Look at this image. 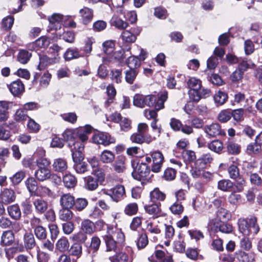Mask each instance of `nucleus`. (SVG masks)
Returning <instances> with one entry per match:
<instances>
[{"instance_id": "f257e3e1", "label": "nucleus", "mask_w": 262, "mask_h": 262, "mask_svg": "<svg viewBox=\"0 0 262 262\" xmlns=\"http://www.w3.org/2000/svg\"><path fill=\"white\" fill-rule=\"evenodd\" d=\"M237 225L239 231L247 236H255L260 230L258 217L254 214L246 217L239 218L237 221Z\"/></svg>"}, {"instance_id": "f03ea898", "label": "nucleus", "mask_w": 262, "mask_h": 262, "mask_svg": "<svg viewBox=\"0 0 262 262\" xmlns=\"http://www.w3.org/2000/svg\"><path fill=\"white\" fill-rule=\"evenodd\" d=\"M131 165L133 168L132 176L135 180L141 181L142 184L149 182L151 169L147 162L140 160H133Z\"/></svg>"}, {"instance_id": "7ed1b4c3", "label": "nucleus", "mask_w": 262, "mask_h": 262, "mask_svg": "<svg viewBox=\"0 0 262 262\" xmlns=\"http://www.w3.org/2000/svg\"><path fill=\"white\" fill-rule=\"evenodd\" d=\"M23 242L17 241L15 249L18 252H30L37 245L34 235L31 231L25 230L23 236Z\"/></svg>"}, {"instance_id": "20e7f679", "label": "nucleus", "mask_w": 262, "mask_h": 262, "mask_svg": "<svg viewBox=\"0 0 262 262\" xmlns=\"http://www.w3.org/2000/svg\"><path fill=\"white\" fill-rule=\"evenodd\" d=\"M145 160L147 163L152 162L150 166L152 172L158 173L161 171L164 162V157L162 152L159 150H155L150 152L149 154H146Z\"/></svg>"}, {"instance_id": "39448f33", "label": "nucleus", "mask_w": 262, "mask_h": 262, "mask_svg": "<svg viewBox=\"0 0 262 262\" xmlns=\"http://www.w3.org/2000/svg\"><path fill=\"white\" fill-rule=\"evenodd\" d=\"M91 140L94 144H101L104 146H108L115 143L116 141V138L110 133L97 130L94 132Z\"/></svg>"}, {"instance_id": "423d86ee", "label": "nucleus", "mask_w": 262, "mask_h": 262, "mask_svg": "<svg viewBox=\"0 0 262 262\" xmlns=\"http://www.w3.org/2000/svg\"><path fill=\"white\" fill-rule=\"evenodd\" d=\"M160 247L164 249L162 245H158L155 247L154 253L148 257V260L150 262H174L173 255L168 253L167 251L159 249L158 248Z\"/></svg>"}, {"instance_id": "0eeeda50", "label": "nucleus", "mask_w": 262, "mask_h": 262, "mask_svg": "<svg viewBox=\"0 0 262 262\" xmlns=\"http://www.w3.org/2000/svg\"><path fill=\"white\" fill-rule=\"evenodd\" d=\"M187 85L189 90L188 94L192 101L198 102L201 100L199 95V91L202 88V81L195 77H190L187 82Z\"/></svg>"}, {"instance_id": "6e6552de", "label": "nucleus", "mask_w": 262, "mask_h": 262, "mask_svg": "<svg viewBox=\"0 0 262 262\" xmlns=\"http://www.w3.org/2000/svg\"><path fill=\"white\" fill-rule=\"evenodd\" d=\"M210 225V230L214 233L221 232L225 234H230L233 231L232 224L228 221H212Z\"/></svg>"}, {"instance_id": "1a4fd4ad", "label": "nucleus", "mask_w": 262, "mask_h": 262, "mask_svg": "<svg viewBox=\"0 0 262 262\" xmlns=\"http://www.w3.org/2000/svg\"><path fill=\"white\" fill-rule=\"evenodd\" d=\"M207 136L209 138H215L217 136L225 137L226 132L222 128L221 125L219 123H212L209 125H206L203 128Z\"/></svg>"}, {"instance_id": "9d476101", "label": "nucleus", "mask_w": 262, "mask_h": 262, "mask_svg": "<svg viewBox=\"0 0 262 262\" xmlns=\"http://www.w3.org/2000/svg\"><path fill=\"white\" fill-rule=\"evenodd\" d=\"M142 29L138 26L130 28L129 30H124L121 35V38L124 43H132L136 41Z\"/></svg>"}, {"instance_id": "9b49d317", "label": "nucleus", "mask_w": 262, "mask_h": 262, "mask_svg": "<svg viewBox=\"0 0 262 262\" xmlns=\"http://www.w3.org/2000/svg\"><path fill=\"white\" fill-rule=\"evenodd\" d=\"M48 228L50 232V237L52 242L47 239H46L43 241L42 247L48 250L49 251H53L54 248V242L57 238L59 233V229L55 224H49Z\"/></svg>"}, {"instance_id": "f8f14e48", "label": "nucleus", "mask_w": 262, "mask_h": 262, "mask_svg": "<svg viewBox=\"0 0 262 262\" xmlns=\"http://www.w3.org/2000/svg\"><path fill=\"white\" fill-rule=\"evenodd\" d=\"M171 128L174 132L181 131L185 135H189L194 133L193 129L189 125L183 124L181 121L175 118H171L169 122Z\"/></svg>"}, {"instance_id": "ddd939ff", "label": "nucleus", "mask_w": 262, "mask_h": 262, "mask_svg": "<svg viewBox=\"0 0 262 262\" xmlns=\"http://www.w3.org/2000/svg\"><path fill=\"white\" fill-rule=\"evenodd\" d=\"M213 160V156L211 153L203 154L194 161V168L204 169L210 167Z\"/></svg>"}, {"instance_id": "4468645a", "label": "nucleus", "mask_w": 262, "mask_h": 262, "mask_svg": "<svg viewBox=\"0 0 262 262\" xmlns=\"http://www.w3.org/2000/svg\"><path fill=\"white\" fill-rule=\"evenodd\" d=\"M106 233L122 248L125 245V236L122 230L119 228L108 227Z\"/></svg>"}, {"instance_id": "2eb2a0df", "label": "nucleus", "mask_w": 262, "mask_h": 262, "mask_svg": "<svg viewBox=\"0 0 262 262\" xmlns=\"http://www.w3.org/2000/svg\"><path fill=\"white\" fill-rule=\"evenodd\" d=\"M8 88L14 97H20L25 91V85L20 79L12 81Z\"/></svg>"}, {"instance_id": "dca6fc26", "label": "nucleus", "mask_w": 262, "mask_h": 262, "mask_svg": "<svg viewBox=\"0 0 262 262\" xmlns=\"http://www.w3.org/2000/svg\"><path fill=\"white\" fill-rule=\"evenodd\" d=\"M50 43V39L49 37L44 35L41 36L34 41L29 45V48L32 51H38L40 49H47Z\"/></svg>"}, {"instance_id": "f3484780", "label": "nucleus", "mask_w": 262, "mask_h": 262, "mask_svg": "<svg viewBox=\"0 0 262 262\" xmlns=\"http://www.w3.org/2000/svg\"><path fill=\"white\" fill-rule=\"evenodd\" d=\"M95 130L93 127L90 124L76 128L77 139L82 142H85L89 139V135Z\"/></svg>"}, {"instance_id": "a211bd4d", "label": "nucleus", "mask_w": 262, "mask_h": 262, "mask_svg": "<svg viewBox=\"0 0 262 262\" xmlns=\"http://www.w3.org/2000/svg\"><path fill=\"white\" fill-rule=\"evenodd\" d=\"M161 206V203H153L151 204L145 205L144 208L146 213L151 215L152 218L156 219L163 216Z\"/></svg>"}, {"instance_id": "6ab92c4d", "label": "nucleus", "mask_w": 262, "mask_h": 262, "mask_svg": "<svg viewBox=\"0 0 262 262\" xmlns=\"http://www.w3.org/2000/svg\"><path fill=\"white\" fill-rule=\"evenodd\" d=\"M111 199L116 203H118L126 196L125 188L123 185L118 184L112 188Z\"/></svg>"}, {"instance_id": "aec40b11", "label": "nucleus", "mask_w": 262, "mask_h": 262, "mask_svg": "<svg viewBox=\"0 0 262 262\" xmlns=\"http://www.w3.org/2000/svg\"><path fill=\"white\" fill-rule=\"evenodd\" d=\"M102 238L105 243L106 252H116L117 251H119L122 248L115 241H113V239L106 233L102 236Z\"/></svg>"}, {"instance_id": "412c9836", "label": "nucleus", "mask_w": 262, "mask_h": 262, "mask_svg": "<svg viewBox=\"0 0 262 262\" xmlns=\"http://www.w3.org/2000/svg\"><path fill=\"white\" fill-rule=\"evenodd\" d=\"M15 235L12 230L4 231L1 236L0 245L2 247H8L15 244Z\"/></svg>"}, {"instance_id": "4be33fe9", "label": "nucleus", "mask_w": 262, "mask_h": 262, "mask_svg": "<svg viewBox=\"0 0 262 262\" xmlns=\"http://www.w3.org/2000/svg\"><path fill=\"white\" fill-rule=\"evenodd\" d=\"M75 199L74 196L70 193H62L60 197V205L61 207L73 209Z\"/></svg>"}, {"instance_id": "5701e85b", "label": "nucleus", "mask_w": 262, "mask_h": 262, "mask_svg": "<svg viewBox=\"0 0 262 262\" xmlns=\"http://www.w3.org/2000/svg\"><path fill=\"white\" fill-rule=\"evenodd\" d=\"M63 15L59 13H54L48 17L51 30H57L61 27V23L63 21Z\"/></svg>"}, {"instance_id": "b1692460", "label": "nucleus", "mask_w": 262, "mask_h": 262, "mask_svg": "<svg viewBox=\"0 0 262 262\" xmlns=\"http://www.w3.org/2000/svg\"><path fill=\"white\" fill-rule=\"evenodd\" d=\"M149 197L151 202L161 203L166 200V194L161 191L159 187H156L150 192Z\"/></svg>"}, {"instance_id": "393cba45", "label": "nucleus", "mask_w": 262, "mask_h": 262, "mask_svg": "<svg viewBox=\"0 0 262 262\" xmlns=\"http://www.w3.org/2000/svg\"><path fill=\"white\" fill-rule=\"evenodd\" d=\"M83 188L88 191H91L96 190L98 188L100 183L97 179L92 175L85 177L83 178Z\"/></svg>"}, {"instance_id": "a878e982", "label": "nucleus", "mask_w": 262, "mask_h": 262, "mask_svg": "<svg viewBox=\"0 0 262 262\" xmlns=\"http://www.w3.org/2000/svg\"><path fill=\"white\" fill-rule=\"evenodd\" d=\"M62 136L65 142H72L76 148V144L79 143L76 141L77 139L76 128L75 129L67 128L62 134Z\"/></svg>"}, {"instance_id": "bb28decb", "label": "nucleus", "mask_w": 262, "mask_h": 262, "mask_svg": "<svg viewBox=\"0 0 262 262\" xmlns=\"http://www.w3.org/2000/svg\"><path fill=\"white\" fill-rule=\"evenodd\" d=\"M15 192L12 189L4 188L0 193V199L3 203L10 204L15 200Z\"/></svg>"}, {"instance_id": "cd10ccee", "label": "nucleus", "mask_w": 262, "mask_h": 262, "mask_svg": "<svg viewBox=\"0 0 262 262\" xmlns=\"http://www.w3.org/2000/svg\"><path fill=\"white\" fill-rule=\"evenodd\" d=\"M52 166L54 171L61 173L65 172L68 168L67 160L62 158L55 159Z\"/></svg>"}, {"instance_id": "c85d7f7f", "label": "nucleus", "mask_w": 262, "mask_h": 262, "mask_svg": "<svg viewBox=\"0 0 262 262\" xmlns=\"http://www.w3.org/2000/svg\"><path fill=\"white\" fill-rule=\"evenodd\" d=\"M79 13L83 25H87L92 21L94 16L93 10L92 9L84 7L80 10Z\"/></svg>"}, {"instance_id": "c756f323", "label": "nucleus", "mask_w": 262, "mask_h": 262, "mask_svg": "<svg viewBox=\"0 0 262 262\" xmlns=\"http://www.w3.org/2000/svg\"><path fill=\"white\" fill-rule=\"evenodd\" d=\"M136 246L138 250L144 249L148 244V238L146 232L142 230L139 233L136 241Z\"/></svg>"}, {"instance_id": "7c9ffc66", "label": "nucleus", "mask_w": 262, "mask_h": 262, "mask_svg": "<svg viewBox=\"0 0 262 262\" xmlns=\"http://www.w3.org/2000/svg\"><path fill=\"white\" fill-rule=\"evenodd\" d=\"M216 219L212 221H228L232 217L230 211L225 208H221L217 209L215 212Z\"/></svg>"}, {"instance_id": "2f4dec72", "label": "nucleus", "mask_w": 262, "mask_h": 262, "mask_svg": "<svg viewBox=\"0 0 262 262\" xmlns=\"http://www.w3.org/2000/svg\"><path fill=\"white\" fill-rule=\"evenodd\" d=\"M36 180L35 177H29L25 181V185L31 196H34L38 189Z\"/></svg>"}, {"instance_id": "473e14b6", "label": "nucleus", "mask_w": 262, "mask_h": 262, "mask_svg": "<svg viewBox=\"0 0 262 262\" xmlns=\"http://www.w3.org/2000/svg\"><path fill=\"white\" fill-rule=\"evenodd\" d=\"M62 181L64 186L69 189L75 188L77 184L76 177L70 173H67L63 176Z\"/></svg>"}, {"instance_id": "72a5a7b5", "label": "nucleus", "mask_w": 262, "mask_h": 262, "mask_svg": "<svg viewBox=\"0 0 262 262\" xmlns=\"http://www.w3.org/2000/svg\"><path fill=\"white\" fill-rule=\"evenodd\" d=\"M94 223L89 219H84L81 223L80 230L88 234L91 235L95 232Z\"/></svg>"}, {"instance_id": "f704fd0d", "label": "nucleus", "mask_w": 262, "mask_h": 262, "mask_svg": "<svg viewBox=\"0 0 262 262\" xmlns=\"http://www.w3.org/2000/svg\"><path fill=\"white\" fill-rule=\"evenodd\" d=\"M126 158L123 156H118L113 164L114 170L117 172H123L125 169V161Z\"/></svg>"}, {"instance_id": "c9c22d12", "label": "nucleus", "mask_w": 262, "mask_h": 262, "mask_svg": "<svg viewBox=\"0 0 262 262\" xmlns=\"http://www.w3.org/2000/svg\"><path fill=\"white\" fill-rule=\"evenodd\" d=\"M213 99L216 106L224 104L228 99V95L225 91L218 90L213 96Z\"/></svg>"}, {"instance_id": "e433bc0d", "label": "nucleus", "mask_w": 262, "mask_h": 262, "mask_svg": "<svg viewBox=\"0 0 262 262\" xmlns=\"http://www.w3.org/2000/svg\"><path fill=\"white\" fill-rule=\"evenodd\" d=\"M33 205L36 212L40 214L45 213L48 208V203L42 198L35 199Z\"/></svg>"}, {"instance_id": "4c0bfd02", "label": "nucleus", "mask_w": 262, "mask_h": 262, "mask_svg": "<svg viewBox=\"0 0 262 262\" xmlns=\"http://www.w3.org/2000/svg\"><path fill=\"white\" fill-rule=\"evenodd\" d=\"M70 247V243L68 239L64 236L59 238L56 245L55 249L60 253H65L68 251Z\"/></svg>"}, {"instance_id": "58836bf2", "label": "nucleus", "mask_w": 262, "mask_h": 262, "mask_svg": "<svg viewBox=\"0 0 262 262\" xmlns=\"http://www.w3.org/2000/svg\"><path fill=\"white\" fill-rule=\"evenodd\" d=\"M7 210L10 216L15 221L21 219V212L19 205L17 204L8 207Z\"/></svg>"}, {"instance_id": "ea45409f", "label": "nucleus", "mask_w": 262, "mask_h": 262, "mask_svg": "<svg viewBox=\"0 0 262 262\" xmlns=\"http://www.w3.org/2000/svg\"><path fill=\"white\" fill-rule=\"evenodd\" d=\"M39 62L37 66V69L39 71L45 70L47 66L54 62V59L48 57L44 54H39Z\"/></svg>"}, {"instance_id": "a19ab883", "label": "nucleus", "mask_w": 262, "mask_h": 262, "mask_svg": "<svg viewBox=\"0 0 262 262\" xmlns=\"http://www.w3.org/2000/svg\"><path fill=\"white\" fill-rule=\"evenodd\" d=\"M139 210V205L137 203L130 202L125 206L123 212L128 216H133L138 213Z\"/></svg>"}, {"instance_id": "79ce46f5", "label": "nucleus", "mask_w": 262, "mask_h": 262, "mask_svg": "<svg viewBox=\"0 0 262 262\" xmlns=\"http://www.w3.org/2000/svg\"><path fill=\"white\" fill-rule=\"evenodd\" d=\"M167 99L168 92L166 90L159 94L158 97L156 96V102L154 106L155 110L159 111L164 108V103Z\"/></svg>"}, {"instance_id": "37998d69", "label": "nucleus", "mask_w": 262, "mask_h": 262, "mask_svg": "<svg viewBox=\"0 0 262 262\" xmlns=\"http://www.w3.org/2000/svg\"><path fill=\"white\" fill-rule=\"evenodd\" d=\"M110 23L112 26L115 27L116 29L120 30H125L128 26L127 22L124 21L116 15H114L112 17Z\"/></svg>"}, {"instance_id": "c03bdc74", "label": "nucleus", "mask_w": 262, "mask_h": 262, "mask_svg": "<svg viewBox=\"0 0 262 262\" xmlns=\"http://www.w3.org/2000/svg\"><path fill=\"white\" fill-rule=\"evenodd\" d=\"M73 209L76 212H81L84 210L89 204L88 200L84 198H77L75 199Z\"/></svg>"}, {"instance_id": "a18cd8bd", "label": "nucleus", "mask_w": 262, "mask_h": 262, "mask_svg": "<svg viewBox=\"0 0 262 262\" xmlns=\"http://www.w3.org/2000/svg\"><path fill=\"white\" fill-rule=\"evenodd\" d=\"M234 186V183L229 179H223L217 183V188L225 192L232 191Z\"/></svg>"}, {"instance_id": "49530a36", "label": "nucleus", "mask_w": 262, "mask_h": 262, "mask_svg": "<svg viewBox=\"0 0 262 262\" xmlns=\"http://www.w3.org/2000/svg\"><path fill=\"white\" fill-rule=\"evenodd\" d=\"M115 159V154L111 151L105 149L100 155V161L104 164L112 163Z\"/></svg>"}, {"instance_id": "de8ad7c7", "label": "nucleus", "mask_w": 262, "mask_h": 262, "mask_svg": "<svg viewBox=\"0 0 262 262\" xmlns=\"http://www.w3.org/2000/svg\"><path fill=\"white\" fill-rule=\"evenodd\" d=\"M51 176V170L37 168L34 173L35 178L40 182H43L50 179Z\"/></svg>"}, {"instance_id": "09e8293b", "label": "nucleus", "mask_w": 262, "mask_h": 262, "mask_svg": "<svg viewBox=\"0 0 262 262\" xmlns=\"http://www.w3.org/2000/svg\"><path fill=\"white\" fill-rule=\"evenodd\" d=\"M32 201L30 198H26L20 203V205L23 210V213L24 216L30 215L33 212V206Z\"/></svg>"}, {"instance_id": "8fccbe9b", "label": "nucleus", "mask_w": 262, "mask_h": 262, "mask_svg": "<svg viewBox=\"0 0 262 262\" xmlns=\"http://www.w3.org/2000/svg\"><path fill=\"white\" fill-rule=\"evenodd\" d=\"M81 57L79 49L77 48H69L64 53L63 57L66 61H70Z\"/></svg>"}, {"instance_id": "3c124183", "label": "nucleus", "mask_w": 262, "mask_h": 262, "mask_svg": "<svg viewBox=\"0 0 262 262\" xmlns=\"http://www.w3.org/2000/svg\"><path fill=\"white\" fill-rule=\"evenodd\" d=\"M69 255L71 256H75L78 259L82 254V247L81 244L78 243H73L68 250Z\"/></svg>"}, {"instance_id": "603ef678", "label": "nucleus", "mask_w": 262, "mask_h": 262, "mask_svg": "<svg viewBox=\"0 0 262 262\" xmlns=\"http://www.w3.org/2000/svg\"><path fill=\"white\" fill-rule=\"evenodd\" d=\"M8 102L6 101H0V122L6 121L9 117Z\"/></svg>"}, {"instance_id": "864d4df0", "label": "nucleus", "mask_w": 262, "mask_h": 262, "mask_svg": "<svg viewBox=\"0 0 262 262\" xmlns=\"http://www.w3.org/2000/svg\"><path fill=\"white\" fill-rule=\"evenodd\" d=\"M232 118L231 109L226 108L221 110L217 115V119L222 123H227Z\"/></svg>"}, {"instance_id": "5fc2aeb1", "label": "nucleus", "mask_w": 262, "mask_h": 262, "mask_svg": "<svg viewBox=\"0 0 262 262\" xmlns=\"http://www.w3.org/2000/svg\"><path fill=\"white\" fill-rule=\"evenodd\" d=\"M226 149L228 154L232 155H238L241 151V145L232 141L226 143Z\"/></svg>"}, {"instance_id": "6e6d98bb", "label": "nucleus", "mask_w": 262, "mask_h": 262, "mask_svg": "<svg viewBox=\"0 0 262 262\" xmlns=\"http://www.w3.org/2000/svg\"><path fill=\"white\" fill-rule=\"evenodd\" d=\"M208 148L217 154H220L224 148L223 143L220 140L215 139L208 142Z\"/></svg>"}, {"instance_id": "4d7b16f0", "label": "nucleus", "mask_w": 262, "mask_h": 262, "mask_svg": "<svg viewBox=\"0 0 262 262\" xmlns=\"http://www.w3.org/2000/svg\"><path fill=\"white\" fill-rule=\"evenodd\" d=\"M239 163L233 162L227 168V172L230 179H236L240 175Z\"/></svg>"}, {"instance_id": "13d9d810", "label": "nucleus", "mask_w": 262, "mask_h": 262, "mask_svg": "<svg viewBox=\"0 0 262 262\" xmlns=\"http://www.w3.org/2000/svg\"><path fill=\"white\" fill-rule=\"evenodd\" d=\"M34 231V235L40 241L43 242L47 239L48 231L46 228L42 226L35 227Z\"/></svg>"}, {"instance_id": "bf43d9fd", "label": "nucleus", "mask_w": 262, "mask_h": 262, "mask_svg": "<svg viewBox=\"0 0 262 262\" xmlns=\"http://www.w3.org/2000/svg\"><path fill=\"white\" fill-rule=\"evenodd\" d=\"M71 209L61 207L59 211V218L63 221H70L73 217V212Z\"/></svg>"}, {"instance_id": "052dcab7", "label": "nucleus", "mask_w": 262, "mask_h": 262, "mask_svg": "<svg viewBox=\"0 0 262 262\" xmlns=\"http://www.w3.org/2000/svg\"><path fill=\"white\" fill-rule=\"evenodd\" d=\"M249 61H250V60H248L247 58L241 57L236 69L244 74L249 69L252 68L255 66L254 63L250 64Z\"/></svg>"}, {"instance_id": "680f3d73", "label": "nucleus", "mask_w": 262, "mask_h": 262, "mask_svg": "<svg viewBox=\"0 0 262 262\" xmlns=\"http://www.w3.org/2000/svg\"><path fill=\"white\" fill-rule=\"evenodd\" d=\"M126 66L129 69L137 70L141 66V61L139 57L136 56H130L125 61Z\"/></svg>"}, {"instance_id": "e2e57ef3", "label": "nucleus", "mask_w": 262, "mask_h": 262, "mask_svg": "<svg viewBox=\"0 0 262 262\" xmlns=\"http://www.w3.org/2000/svg\"><path fill=\"white\" fill-rule=\"evenodd\" d=\"M177 170L171 167H167L164 171L162 178L166 181H172L175 180Z\"/></svg>"}, {"instance_id": "0e129e2a", "label": "nucleus", "mask_w": 262, "mask_h": 262, "mask_svg": "<svg viewBox=\"0 0 262 262\" xmlns=\"http://www.w3.org/2000/svg\"><path fill=\"white\" fill-rule=\"evenodd\" d=\"M116 254L109 257L111 262H127L128 260V255L127 253L123 252H115Z\"/></svg>"}, {"instance_id": "69168bd1", "label": "nucleus", "mask_w": 262, "mask_h": 262, "mask_svg": "<svg viewBox=\"0 0 262 262\" xmlns=\"http://www.w3.org/2000/svg\"><path fill=\"white\" fill-rule=\"evenodd\" d=\"M130 141L134 143L142 144L144 143H149L151 140L148 141L145 135H143L138 132L133 133L130 137Z\"/></svg>"}, {"instance_id": "338daca9", "label": "nucleus", "mask_w": 262, "mask_h": 262, "mask_svg": "<svg viewBox=\"0 0 262 262\" xmlns=\"http://www.w3.org/2000/svg\"><path fill=\"white\" fill-rule=\"evenodd\" d=\"M32 54L28 51L24 49L20 50L17 56V60L22 64H26L30 60Z\"/></svg>"}, {"instance_id": "774afa93", "label": "nucleus", "mask_w": 262, "mask_h": 262, "mask_svg": "<svg viewBox=\"0 0 262 262\" xmlns=\"http://www.w3.org/2000/svg\"><path fill=\"white\" fill-rule=\"evenodd\" d=\"M235 257L238 262H252V261H254V258H252L251 260L249 254L242 249L235 252Z\"/></svg>"}]
</instances>
